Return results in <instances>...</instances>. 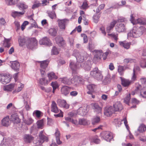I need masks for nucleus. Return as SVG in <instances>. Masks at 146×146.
<instances>
[{
	"label": "nucleus",
	"mask_w": 146,
	"mask_h": 146,
	"mask_svg": "<svg viewBox=\"0 0 146 146\" xmlns=\"http://www.w3.org/2000/svg\"><path fill=\"white\" fill-rule=\"evenodd\" d=\"M40 44H46L49 46L51 45L49 39L46 37L43 38L39 41Z\"/></svg>",
	"instance_id": "obj_22"
},
{
	"label": "nucleus",
	"mask_w": 146,
	"mask_h": 146,
	"mask_svg": "<svg viewBox=\"0 0 146 146\" xmlns=\"http://www.w3.org/2000/svg\"><path fill=\"white\" fill-rule=\"evenodd\" d=\"M51 111L55 113H58L59 111L61 112V111L58 108L56 104L54 101L52 102Z\"/></svg>",
	"instance_id": "obj_14"
},
{
	"label": "nucleus",
	"mask_w": 146,
	"mask_h": 146,
	"mask_svg": "<svg viewBox=\"0 0 146 146\" xmlns=\"http://www.w3.org/2000/svg\"><path fill=\"white\" fill-rule=\"evenodd\" d=\"M47 76L48 78V80L49 81V82L52 80L53 79L56 80L58 78V76L53 72H51L48 73Z\"/></svg>",
	"instance_id": "obj_28"
},
{
	"label": "nucleus",
	"mask_w": 146,
	"mask_h": 146,
	"mask_svg": "<svg viewBox=\"0 0 146 146\" xmlns=\"http://www.w3.org/2000/svg\"><path fill=\"white\" fill-rule=\"evenodd\" d=\"M117 21L115 20H114L111 22L110 23V25L107 27L106 31L108 33H110L111 30L113 29Z\"/></svg>",
	"instance_id": "obj_29"
},
{
	"label": "nucleus",
	"mask_w": 146,
	"mask_h": 146,
	"mask_svg": "<svg viewBox=\"0 0 146 146\" xmlns=\"http://www.w3.org/2000/svg\"><path fill=\"white\" fill-rule=\"evenodd\" d=\"M100 16L98 15H94L93 16V21L95 23L98 22Z\"/></svg>",
	"instance_id": "obj_59"
},
{
	"label": "nucleus",
	"mask_w": 146,
	"mask_h": 146,
	"mask_svg": "<svg viewBox=\"0 0 146 146\" xmlns=\"http://www.w3.org/2000/svg\"><path fill=\"white\" fill-rule=\"evenodd\" d=\"M37 41L35 38H29L26 41V44L28 48L32 49L36 45Z\"/></svg>",
	"instance_id": "obj_5"
},
{
	"label": "nucleus",
	"mask_w": 146,
	"mask_h": 146,
	"mask_svg": "<svg viewBox=\"0 0 146 146\" xmlns=\"http://www.w3.org/2000/svg\"><path fill=\"white\" fill-rule=\"evenodd\" d=\"M115 111L113 107L112 106L106 107L105 109L104 114L105 115L107 116H110Z\"/></svg>",
	"instance_id": "obj_7"
},
{
	"label": "nucleus",
	"mask_w": 146,
	"mask_h": 146,
	"mask_svg": "<svg viewBox=\"0 0 146 146\" xmlns=\"http://www.w3.org/2000/svg\"><path fill=\"white\" fill-rule=\"evenodd\" d=\"M18 86V88L15 90L17 92H19L24 87V85L19 82L17 83Z\"/></svg>",
	"instance_id": "obj_44"
},
{
	"label": "nucleus",
	"mask_w": 146,
	"mask_h": 146,
	"mask_svg": "<svg viewBox=\"0 0 146 146\" xmlns=\"http://www.w3.org/2000/svg\"><path fill=\"white\" fill-rule=\"evenodd\" d=\"M70 67L73 71H75L78 68L77 65L73 62H71L70 64Z\"/></svg>",
	"instance_id": "obj_46"
},
{
	"label": "nucleus",
	"mask_w": 146,
	"mask_h": 146,
	"mask_svg": "<svg viewBox=\"0 0 146 146\" xmlns=\"http://www.w3.org/2000/svg\"><path fill=\"white\" fill-rule=\"evenodd\" d=\"M92 105L96 112L98 113H101L102 108L99 106L98 103H93L92 104Z\"/></svg>",
	"instance_id": "obj_27"
},
{
	"label": "nucleus",
	"mask_w": 146,
	"mask_h": 146,
	"mask_svg": "<svg viewBox=\"0 0 146 146\" xmlns=\"http://www.w3.org/2000/svg\"><path fill=\"white\" fill-rule=\"evenodd\" d=\"M80 66L82 67L85 70L89 71L91 69V62L90 60H88L84 63L81 64Z\"/></svg>",
	"instance_id": "obj_11"
},
{
	"label": "nucleus",
	"mask_w": 146,
	"mask_h": 146,
	"mask_svg": "<svg viewBox=\"0 0 146 146\" xmlns=\"http://www.w3.org/2000/svg\"><path fill=\"white\" fill-rule=\"evenodd\" d=\"M11 76L2 74H0V82L5 84L9 83L10 81Z\"/></svg>",
	"instance_id": "obj_6"
},
{
	"label": "nucleus",
	"mask_w": 146,
	"mask_h": 146,
	"mask_svg": "<svg viewBox=\"0 0 146 146\" xmlns=\"http://www.w3.org/2000/svg\"><path fill=\"white\" fill-rule=\"evenodd\" d=\"M51 85L52 87L53 88L56 89L59 87L58 84L56 81L52 82L51 83Z\"/></svg>",
	"instance_id": "obj_54"
},
{
	"label": "nucleus",
	"mask_w": 146,
	"mask_h": 146,
	"mask_svg": "<svg viewBox=\"0 0 146 146\" xmlns=\"http://www.w3.org/2000/svg\"><path fill=\"white\" fill-rule=\"evenodd\" d=\"M49 82V81L44 78H40L38 81L39 84L44 86L47 85Z\"/></svg>",
	"instance_id": "obj_25"
},
{
	"label": "nucleus",
	"mask_w": 146,
	"mask_h": 146,
	"mask_svg": "<svg viewBox=\"0 0 146 146\" xmlns=\"http://www.w3.org/2000/svg\"><path fill=\"white\" fill-rule=\"evenodd\" d=\"M4 40L3 43V46L5 48H9L11 46V43L10 42L11 39H7L4 38Z\"/></svg>",
	"instance_id": "obj_35"
},
{
	"label": "nucleus",
	"mask_w": 146,
	"mask_h": 146,
	"mask_svg": "<svg viewBox=\"0 0 146 146\" xmlns=\"http://www.w3.org/2000/svg\"><path fill=\"white\" fill-rule=\"evenodd\" d=\"M96 53L94 55V58L97 60H100L102 55V52L101 50H95Z\"/></svg>",
	"instance_id": "obj_24"
},
{
	"label": "nucleus",
	"mask_w": 146,
	"mask_h": 146,
	"mask_svg": "<svg viewBox=\"0 0 146 146\" xmlns=\"http://www.w3.org/2000/svg\"><path fill=\"white\" fill-rule=\"evenodd\" d=\"M137 79V76L135 74V69H133V72L132 74L131 78V82H133L136 80Z\"/></svg>",
	"instance_id": "obj_51"
},
{
	"label": "nucleus",
	"mask_w": 146,
	"mask_h": 146,
	"mask_svg": "<svg viewBox=\"0 0 146 146\" xmlns=\"http://www.w3.org/2000/svg\"><path fill=\"white\" fill-rule=\"evenodd\" d=\"M130 98V94H128L127 95L126 97L124 98V102L126 104L129 105V101Z\"/></svg>",
	"instance_id": "obj_48"
},
{
	"label": "nucleus",
	"mask_w": 146,
	"mask_h": 146,
	"mask_svg": "<svg viewBox=\"0 0 146 146\" xmlns=\"http://www.w3.org/2000/svg\"><path fill=\"white\" fill-rule=\"evenodd\" d=\"M82 81V79L77 76H74L71 79V84H73L74 86L78 85Z\"/></svg>",
	"instance_id": "obj_8"
},
{
	"label": "nucleus",
	"mask_w": 146,
	"mask_h": 146,
	"mask_svg": "<svg viewBox=\"0 0 146 146\" xmlns=\"http://www.w3.org/2000/svg\"><path fill=\"white\" fill-rule=\"evenodd\" d=\"M18 7L19 9L21 8L22 9H24L27 8L28 6L24 3H21L18 5Z\"/></svg>",
	"instance_id": "obj_49"
},
{
	"label": "nucleus",
	"mask_w": 146,
	"mask_h": 146,
	"mask_svg": "<svg viewBox=\"0 0 146 146\" xmlns=\"http://www.w3.org/2000/svg\"><path fill=\"white\" fill-rule=\"evenodd\" d=\"M33 120L31 118H29L27 120H25V123L27 125H30L33 122Z\"/></svg>",
	"instance_id": "obj_62"
},
{
	"label": "nucleus",
	"mask_w": 146,
	"mask_h": 146,
	"mask_svg": "<svg viewBox=\"0 0 146 146\" xmlns=\"http://www.w3.org/2000/svg\"><path fill=\"white\" fill-rule=\"evenodd\" d=\"M43 131H41L40 132L39 135V137L40 140H39V145H41L45 141H48L47 137L45 136L43 134Z\"/></svg>",
	"instance_id": "obj_13"
},
{
	"label": "nucleus",
	"mask_w": 146,
	"mask_h": 146,
	"mask_svg": "<svg viewBox=\"0 0 146 146\" xmlns=\"http://www.w3.org/2000/svg\"><path fill=\"white\" fill-rule=\"evenodd\" d=\"M66 20L65 19H58L57 22L58 24V26L61 30H64L65 29V25L66 24Z\"/></svg>",
	"instance_id": "obj_15"
},
{
	"label": "nucleus",
	"mask_w": 146,
	"mask_h": 146,
	"mask_svg": "<svg viewBox=\"0 0 146 146\" xmlns=\"http://www.w3.org/2000/svg\"><path fill=\"white\" fill-rule=\"evenodd\" d=\"M52 53L53 54H58L59 52L57 48L55 47L54 46L52 49Z\"/></svg>",
	"instance_id": "obj_61"
},
{
	"label": "nucleus",
	"mask_w": 146,
	"mask_h": 146,
	"mask_svg": "<svg viewBox=\"0 0 146 146\" xmlns=\"http://www.w3.org/2000/svg\"><path fill=\"white\" fill-rule=\"evenodd\" d=\"M49 33L52 36H55L56 35L57 31L54 28L50 29L49 30Z\"/></svg>",
	"instance_id": "obj_45"
},
{
	"label": "nucleus",
	"mask_w": 146,
	"mask_h": 146,
	"mask_svg": "<svg viewBox=\"0 0 146 146\" xmlns=\"http://www.w3.org/2000/svg\"><path fill=\"white\" fill-rule=\"evenodd\" d=\"M131 83V81L128 80L123 79L121 80L122 84L124 87L128 86Z\"/></svg>",
	"instance_id": "obj_37"
},
{
	"label": "nucleus",
	"mask_w": 146,
	"mask_h": 146,
	"mask_svg": "<svg viewBox=\"0 0 146 146\" xmlns=\"http://www.w3.org/2000/svg\"><path fill=\"white\" fill-rule=\"evenodd\" d=\"M39 62L40 63V67L41 68L40 69H46V68L47 67L48 62L47 60H44L41 61H39Z\"/></svg>",
	"instance_id": "obj_31"
},
{
	"label": "nucleus",
	"mask_w": 146,
	"mask_h": 146,
	"mask_svg": "<svg viewBox=\"0 0 146 146\" xmlns=\"http://www.w3.org/2000/svg\"><path fill=\"white\" fill-rule=\"evenodd\" d=\"M141 95L144 98H146V88L143 87V88H142L140 89L139 90Z\"/></svg>",
	"instance_id": "obj_40"
},
{
	"label": "nucleus",
	"mask_w": 146,
	"mask_h": 146,
	"mask_svg": "<svg viewBox=\"0 0 146 146\" xmlns=\"http://www.w3.org/2000/svg\"><path fill=\"white\" fill-rule=\"evenodd\" d=\"M73 90V88L67 86H62L61 89V92L62 94L66 95L69 94V92Z\"/></svg>",
	"instance_id": "obj_10"
},
{
	"label": "nucleus",
	"mask_w": 146,
	"mask_h": 146,
	"mask_svg": "<svg viewBox=\"0 0 146 146\" xmlns=\"http://www.w3.org/2000/svg\"><path fill=\"white\" fill-rule=\"evenodd\" d=\"M73 55L76 58L77 60L79 62H82L87 59V54L85 52H82L74 50L73 51Z\"/></svg>",
	"instance_id": "obj_1"
},
{
	"label": "nucleus",
	"mask_w": 146,
	"mask_h": 146,
	"mask_svg": "<svg viewBox=\"0 0 146 146\" xmlns=\"http://www.w3.org/2000/svg\"><path fill=\"white\" fill-rule=\"evenodd\" d=\"M110 76V75H107L103 80V83L105 85L109 83L111 81Z\"/></svg>",
	"instance_id": "obj_41"
},
{
	"label": "nucleus",
	"mask_w": 146,
	"mask_h": 146,
	"mask_svg": "<svg viewBox=\"0 0 146 146\" xmlns=\"http://www.w3.org/2000/svg\"><path fill=\"white\" fill-rule=\"evenodd\" d=\"M118 72L120 75L123 74V72L124 71V67L122 66H119L118 67Z\"/></svg>",
	"instance_id": "obj_55"
},
{
	"label": "nucleus",
	"mask_w": 146,
	"mask_h": 146,
	"mask_svg": "<svg viewBox=\"0 0 146 146\" xmlns=\"http://www.w3.org/2000/svg\"><path fill=\"white\" fill-rule=\"evenodd\" d=\"M141 87L142 86L141 85L139 84L137 85L136 86V88L134 91L132 92L131 94L133 95L135 94H137L139 93L140 90V89H141Z\"/></svg>",
	"instance_id": "obj_42"
},
{
	"label": "nucleus",
	"mask_w": 146,
	"mask_h": 146,
	"mask_svg": "<svg viewBox=\"0 0 146 146\" xmlns=\"http://www.w3.org/2000/svg\"><path fill=\"white\" fill-rule=\"evenodd\" d=\"M123 121L125 125L126 128L128 129L129 127L127 124V122L126 117H125L122 119L119 118L115 119H114L113 123L116 127H120L121 124V121Z\"/></svg>",
	"instance_id": "obj_4"
},
{
	"label": "nucleus",
	"mask_w": 146,
	"mask_h": 146,
	"mask_svg": "<svg viewBox=\"0 0 146 146\" xmlns=\"http://www.w3.org/2000/svg\"><path fill=\"white\" fill-rule=\"evenodd\" d=\"M79 123L80 125H85L88 123V121L84 119H80L79 120Z\"/></svg>",
	"instance_id": "obj_47"
},
{
	"label": "nucleus",
	"mask_w": 146,
	"mask_h": 146,
	"mask_svg": "<svg viewBox=\"0 0 146 146\" xmlns=\"http://www.w3.org/2000/svg\"><path fill=\"white\" fill-rule=\"evenodd\" d=\"M11 120L14 123H18L20 122V119L18 115L15 113L11 115Z\"/></svg>",
	"instance_id": "obj_17"
},
{
	"label": "nucleus",
	"mask_w": 146,
	"mask_h": 146,
	"mask_svg": "<svg viewBox=\"0 0 146 146\" xmlns=\"http://www.w3.org/2000/svg\"><path fill=\"white\" fill-rule=\"evenodd\" d=\"M90 75L98 80L102 79V78L100 71L97 68H94L92 71L90 72Z\"/></svg>",
	"instance_id": "obj_3"
},
{
	"label": "nucleus",
	"mask_w": 146,
	"mask_h": 146,
	"mask_svg": "<svg viewBox=\"0 0 146 146\" xmlns=\"http://www.w3.org/2000/svg\"><path fill=\"white\" fill-rule=\"evenodd\" d=\"M61 82L64 84L70 85L71 84V79L67 78H63L60 79Z\"/></svg>",
	"instance_id": "obj_32"
},
{
	"label": "nucleus",
	"mask_w": 146,
	"mask_h": 146,
	"mask_svg": "<svg viewBox=\"0 0 146 146\" xmlns=\"http://www.w3.org/2000/svg\"><path fill=\"white\" fill-rule=\"evenodd\" d=\"M143 33L140 29H137L134 27L127 34V38H129L130 37L137 38L140 36Z\"/></svg>",
	"instance_id": "obj_2"
},
{
	"label": "nucleus",
	"mask_w": 146,
	"mask_h": 146,
	"mask_svg": "<svg viewBox=\"0 0 146 146\" xmlns=\"http://www.w3.org/2000/svg\"><path fill=\"white\" fill-rule=\"evenodd\" d=\"M29 24V22L27 21H25L22 24L21 26V28L22 31H23L25 28L26 26Z\"/></svg>",
	"instance_id": "obj_60"
},
{
	"label": "nucleus",
	"mask_w": 146,
	"mask_h": 146,
	"mask_svg": "<svg viewBox=\"0 0 146 146\" xmlns=\"http://www.w3.org/2000/svg\"><path fill=\"white\" fill-rule=\"evenodd\" d=\"M24 141L27 143H31L33 140L34 137L30 134H25L23 137Z\"/></svg>",
	"instance_id": "obj_18"
},
{
	"label": "nucleus",
	"mask_w": 146,
	"mask_h": 146,
	"mask_svg": "<svg viewBox=\"0 0 146 146\" xmlns=\"http://www.w3.org/2000/svg\"><path fill=\"white\" fill-rule=\"evenodd\" d=\"M102 136L103 138L108 141H110L112 138V134L109 131H104L102 133Z\"/></svg>",
	"instance_id": "obj_9"
},
{
	"label": "nucleus",
	"mask_w": 146,
	"mask_h": 146,
	"mask_svg": "<svg viewBox=\"0 0 146 146\" xmlns=\"http://www.w3.org/2000/svg\"><path fill=\"white\" fill-rule=\"evenodd\" d=\"M116 30L119 32L124 31L125 30V28L124 24L121 23L117 24L115 27Z\"/></svg>",
	"instance_id": "obj_19"
},
{
	"label": "nucleus",
	"mask_w": 146,
	"mask_h": 146,
	"mask_svg": "<svg viewBox=\"0 0 146 146\" xmlns=\"http://www.w3.org/2000/svg\"><path fill=\"white\" fill-rule=\"evenodd\" d=\"M41 3L38 1H36L35 2L32 8L33 9H34L36 8L41 6Z\"/></svg>",
	"instance_id": "obj_50"
},
{
	"label": "nucleus",
	"mask_w": 146,
	"mask_h": 146,
	"mask_svg": "<svg viewBox=\"0 0 146 146\" xmlns=\"http://www.w3.org/2000/svg\"><path fill=\"white\" fill-rule=\"evenodd\" d=\"M19 0H5L6 4L8 5H11L17 4Z\"/></svg>",
	"instance_id": "obj_38"
},
{
	"label": "nucleus",
	"mask_w": 146,
	"mask_h": 146,
	"mask_svg": "<svg viewBox=\"0 0 146 146\" xmlns=\"http://www.w3.org/2000/svg\"><path fill=\"white\" fill-rule=\"evenodd\" d=\"M113 107L115 111H120L123 109L122 105L120 102H116L113 105Z\"/></svg>",
	"instance_id": "obj_23"
},
{
	"label": "nucleus",
	"mask_w": 146,
	"mask_h": 146,
	"mask_svg": "<svg viewBox=\"0 0 146 146\" xmlns=\"http://www.w3.org/2000/svg\"><path fill=\"white\" fill-rule=\"evenodd\" d=\"M11 141V139L8 137H4L3 141L0 144L1 146H8Z\"/></svg>",
	"instance_id": "obj_20"
},
{
	"label": "nucleus",
	"mask_w": 146,
	"mask_h": 146,
	"mask_svg": "<svg viewBox=\"0 0 146 146\" xmlns=\"http://www.w3.org/2000/svg\"><path fill=\"white\" fill-rule=\"evenodd\" d=\"M22 97L23 98V102H27V100L29 97L27 94L24 93Z\"/></svg>",
	"instance_id": "obj_64"
},
{
	"label": "nucleus",
	"mask_w": 146,
	"mask_h": 146,
	"mask_svg": "<svg viewBox=\"0 0 146 146\" xmlns=\"http://www.w3.org/2000/svg\"><path fill=\"white\" fill-rule=\"evenodd\" d=\"M100 120V117L99 116H94L92 119V123L93 125H95L99 123Z\"/></svg>",
	"instance_id": "obj_34"
},
{
	"label": "nucleus",
	"mask_w": 146,
	"mask_h": 146,
	"mask_svg": "<svg viewBox=\"0 0 146 146\" xmlns=\"http://www.w3.org/2000/svg\"><path fill=\"white\" fill-rule=\"evenodd\" d=\"M11 68L15 70H19L20 64L19 62L17 61L13 62L11 65Z\"/></svg>",
	"instance_id": "obj_26"
},
{
	"label": "nucleus",
	"mask_w": 146,
	"mask_h": 146,
	"mask_svg": "<svg viewBox=\"0 0 146 146\" xmlns=\"http://www.w3.org/2000/svg\"><path fill=\"white\" fill-rule=\"evenodd\" d=\"M140 66L142 68L146 67V59H143L141 61Z\"/></svg>",
	"instance_id": "obj_57"
},
{
	"label": "nucleus",
	"mask_w": 146,
	"mask_h": 146,
	"mask_svg": "<svg viewBox=\"0 0 146 146\" xmlns=\"http://www.w3.org/2000/svg\"><path fill=\"white\" fill-rule=\"evenodd\" d=\"M135 60L131 58H125L124 60V62L126 64H127L129 62H135Z\"/></svg>",
	"instance_id": "obj_58"
},
{
	"label": "nucleus",
	"mask_w": 146,
	"mask_h": 146,
	"mask_svg": "<svg viewBox=\"0 0 146 146\" xmlns=\"http://www.w3.org/2000/svg\"><path fill=\"white\" fill-rule=\"evenodd\" d=\"M146 130V127L145 125L143 124H141L139 127L138 131L139 132H143V131H145Z\"/></svg>",
	"instance_id": "obj_43"
},
{
	"label": "nucleus",
	"mask_w": 146,
	"mask_h": 146,
	"mask_svg": "<svg viewBox=\"0 0 146 146\" xmlns=\"http://www.w3.org/2000/svg\"><path fill=\"white\" fill-rule=\"evenodd\" d=\"M48 14V16L52 19L56 17V16L54 11L49 12Z\"/></svg>",
	"instance_id": "obj_53"
},
{
	"label": "nucleus",
	"mask_w": 146,
	"mask_h": 146,
	"mask_svg": "<svg viewBox=\"0 0 146 146\" xmlns=\"http://www.w3.org/2000/svg\"><path fill=\"white\" fill-rule=\"evenodd\" d=\"M119 43L121 46L125 48L128 49L130 48L131 44V42L126 43L125 42H119Z\"/></svg>",
	"instance_id": "obj_36"
},
{
	"label": "nucleus",
	"mask_w": 146,
	"mask_h": 146,
	"mask_svg": "<svg viewBox=\"0 0 146 146\" xmlns=\"http://www.w3.org/2000/svg\"><path fill=\"white\" fill-rule=\"evenodd\" d=\"M14 87V85L11 84L4 86L3 88V89L5 91H11L13 89Z\"/></svg>",
	"instance_id": "obj_39"
},
{
	"label": "nucleus",
	"mask_w": 146,
	"mask_h": 146,
	"mask_svg": "<svg viewBox=\"0 0 146 146\" xmlns=\"http://www.w3.org/2000/svg\"><path fill=\"white\" fill-rule=\"evenodd\" d=\"M14 24L17 31L19 30L20 28L19 22L17 21H16L14 22Z\"/></svg>",
	"instance_id": "obj_63"
},
{
	"label": "nucleus",
	"mask_w": 146,
	"mask_h": 146,
	"mask_svg": "<svg viewBox=\"0 0 146 146\" xmlns=\"http://www.w3.org/2000/svg\"><path fill=\"white\" fill-rule=\"evenodd\" d=\"M95 87V85L94 84H89L87 86V88L89 90L87 93L89 94L92 95V93L94 91V89Z\"/></svg>",
	"instance_id": "obj_30"
},
{
	"label": "nucleus",
	"mask_w": 146,
	"mask_h": 146,
	"mask_svg": "<svg viewBox=\"0 0 146 146\" xmlns=\"http://www.w3.org/2000/svg\"><path fill=\"white\" fill-rule=\"evenodd\" d=\"M37 125L38 127V128H42V127L43 125V120L42 119L38 121L37 122Z\"/></svg>",
	"instance_id": "obj_56"
},
{
	"label": "nucleus",
	"mask_w": 146,
	"mask_h": 146,
	"mask_svg": "<svg viewBox=\"0 0 146 146\" xmlns=\"http://www.w3.org/2000/svg\"><path fill=\"white\" fill-rule=\"evenodd\" d=\"M1 123L3 126L7 127L9 126L10 124L9 117L7 116L1 120Z\"/></svg>",
	"instance_id": "obj_16"
},
{
	"label": "nucleus",
	"mask_w": 146,
	"mask_h": 146,
	"mask_svg": "<svg viewBox=\"0 0 146 146\" xmlns=\"http://www.w3.org/2000/svg\"><path fill=\"white\" fill-rule=\"evenodd\" d=\"M57 102L60 107L66 109H68L69 108V105L66 103V101L65 100L59 99L57 100Z\"/></svg>",
	"instance_id": "obj_12"
},
{
	"label": "nucleus",
	"mask_w": 146,
	"mask_h": 146,
	"mask_svg": "<svg viewBox=\"0 0 146 146\" xmlns=\"http://www.w3.org/2000/svg\"><path fill=\"white\" fill-rule=\"evenodd\" d=\"M131 17L130 21L133 24H139L141 25L144 24V22L142 21L141 19H138L136 20H134L132 15L131 16Z\"/></svg>",
	"instance_id": "obj_21"
},
{
	"label": "nucleus",
	"mask_w": 146,
	"mask_h": 146,
	"mask_svg": "<svg viewBox=\"0 0 146 146\" xmlns=\"http://www.w3.org/2000/svg\"><path fill=\"white\" fill-rule=\"evenodd\" d=\"M25 13V11H23L22 12H17L13 11L12 13V16L14 18L17 17H19L23 15Z\"/></svg>",
	"instance_id": "obj_33"
},
{
	"label": "nucleus",
	"mask_w": 146,
	"mask_h": 146,
	"mask_svg": "<svg viewBox=\"0 0 146 146\" xmlns=\"http://www.w3.org/2000/svg\"><path fill=\"white\" fill-rule=\"evenodd\" d=\"M18 41L19 45L22 46L25 43V40L24 38L20 37L19 38Z\"/></svg>",
	"instance_id": "obj_52"
}]
</instances>
